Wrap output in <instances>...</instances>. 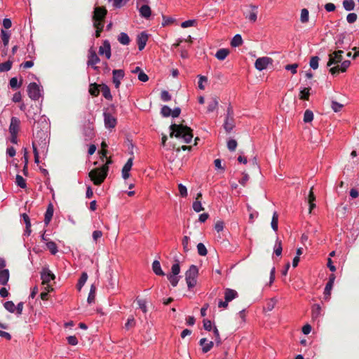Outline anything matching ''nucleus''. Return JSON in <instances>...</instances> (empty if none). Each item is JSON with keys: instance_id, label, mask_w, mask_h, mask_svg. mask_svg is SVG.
<instances>
[{"instance_id": "nucleus-1", "label": "nucleus", "mask_w": 359, "mask_h": 359, "mask_svg": "<svg viewBox=\"0 0 359 359\" xmlns=\"http://www.w3.org/2000/svg\"><path fill=\"white\" fill-rule=\"evenodd\" d=\"M344 51L341 50H334L328 55L329 60L327 67L335 66L329 69L330 73L334 76L339 72H346L351 65V61L343 60Z\"/></svg>"}, {"instance_id": "nucleus-2", "label": "nucleus", "mask_w": 359, "mask_h": 359, "mask_svg": "<svg viewBox=\"0 0 359 359\" xmlns=\"http://www.w3.org/2000/svg\"><path fill=\"white\" fill-rule=\"evenodd\" d=\"M170 137H176V138H182L183 142L186 144H189L191 142L193 139V130L187 126H184L182 123L177 124L172 123L170 126Z\"/></svg>"}, {"instance_id": "nucleus-3", "label": "nucleus", "mask_w": 359, "mask_h": 359, "mask_svg": "<svg viewBox=\"0 0 359 359\" xmlns=\"http://www.w3.org/2000/svg\"><path fill=\"white\" fill-rule=\"evenodd\" d=\"M48 123L46 116H42L37 121H34L33 125V135L35 138L42 140L45 137L47 130L48 129Z\"/></svg>"}, {"instance_id": "nucleus-4", "label": "nucleus", "mask_w": 359, "mask_h": 359, "mask_svg": "<svg viewBox=\"0 0 359 359\" xmlns=\"http://www.w3.org/2000/svg\"><path fill=\"white\" fill-rule=\"evenodd\" d=\"M109 167L107 165H103L101 168H94L88 173L90 180L95 185H100L107 176Z\"/></svg>"}, {"instance_id": "nucleus-5", "label": "nucleus", "mask_w": 359, "mask_h": 359, "mask_svg": "<svg viewBox=\"0 0 359 359\" xmlns=\"http://www.w3.org/2000/svg\"><path fill=\"white\" fill-rule=\"evenodd\" d=\"M40 274L41 279L42 280V285H46L44 287V290L48 292H53L54 289L53 285L50 284V281L55 279V276L48 268H43Z\"/></svg>"}, {"instance_id": "nucleus-6", "label": "nucleus", "mask_w": 359, "mask_h": 359, "mask_svg": "<svg viewBox=\"0 0 359 359\" xmlns=\"http://www.w3.org/2000/svg\"><path fill=\"white\" fill-rule=\"evenodd\" d=\"M198 275V269L196 265H191L185 273V280L189 290L196 286V278Z\"/></svg>"}, {"instance_id": "nucleus-7", "label": "nucleus", "mask_w": 359, "mask_h": 359, "mask_svg": "<svg viewBox=\"0 0 359 359\" xmlns=\"http://www.w3.org/2000/svg\"><path fill=\"white\" fill-rule=\"evenodd\" d=\"M27 93L32 100H38L41 97L39 86L34 82L30 83L27 87Z\"/></svg>"}, {"instance_id": "nucleus-8", "label": "nucleus", "mask_w": 359, "mask_h": 359, "mask_svg": "<svg viewBox=\"0 0 359 359\" xmlns=\"http://www.w3.org/2000/svg\"><path fill=\"white\" fill-rule=\"evenodd\" d=\"M272 58L269 57H262L256 60L255 67L257 70L262 71L266 69L269 65H272Z\"/></svg>"}, {"instance_id": "nucleus-9", "label": "nucleus", "mask_w": 359, "mask_h": 359, "mask_svg": "<svg viewBox=\"0 0 359 359\" xmlns=\"http://www.w3.org/2000/svg\"><path fill=\"white\" fill-rule=\"evenodd\" d=\"M107 11L104 7H95L93 12V22H103L107 15Z\"/></svg>"}, {"instance_id": "nucleus-10", "label": "nucleus", "mask_w": 359, "mask_h": 359, "mask_svg": "<svg viewBox=\"0 0 359 359\" xmlns=\"http://www.w3.org/2000/svg\"><path fill=\"white\" fill-rule=\"evenodd\" d=\"M113 78L112 81L116 89L119 88L121 85V81L125 76L124 71L123 69H114L112 72Z\"/></svg>"}, {"instance_id": "nucleus-11", "label": "nucleus", "mask_w": 359, "mask_h": 359, "mask_svg": "<svg viewBox=\"0 0 359 359\" xmlns=\"http://www.w3.org/2000/svg\"><path fill=\"white\" fill-rule=\"evenodd\" d=\"M100 60L99 57L97 56V53H95V51L94 50H93L92 48H90L89 50L88 60L87 62V65L88 66L93 67V68L95 70H97L98 67L95 66V65L96 64H97L98 62H100Z\"/></svg>"}, {"instance_id": "nucleus-12", "label": "nucleus", "mask_w": 359, "mask_h": 359, "mask_svg": "<svg viewBox=\"0 0 359 359\" xmlns=\"http://www.w3.org/2000/svg\"><path fill=\"white\" fill-rule=\"evenodd\" d=\"M104 126L107 128H114L116 123V118L108 112L104 113Z\"/></svg>"}, {"instance_id": "nucleus-13", "label": "nucleus", "mask_w": 359, "mask_h": 359, "mask_svg": "<svg viewBox=\"0 0 359 359\" xmlns=\"http://www.w3.org/2000/svg\"><path fill=\"white\" fill-rule=\"evenodd\" d=\"M99 54L104 55L107 59H109L111 57V45L108 40H104L103 41L102 46L99 48Z\"/></svg>"}, {"instance_id": "nucleus-14", "label": "nucleus", "mask_w": 359, "mask_h": 359, "mask_svg": "<svg viewBox=\"0 0 359 359\" xmlns=\"http://www.w3.org/2000/svg\"><path fill=\"white\" fill-rule=\"evenodd\" d=\"M20 126V120L15 116L11 118V123L9 126L10 134L18 133Z\"/></svg>"}, {"instance_id": "nucleus-15", "label": "nucleus", "mask_w": 359, "mask_h": 359, "mask_svg": "<svg viewBox=\"0 0 359 359\" xmlns=\"http://www.w3.org/2000/svg\"><path fill=\"white\" fill-rule=\"evenodd\" d=\"M147 41L148 35L146 32H142L137 35V43L138 45V48L140 50H142L144 48Z\"/></svg>"}, {"instance_id": "nucleus-16", "label": "nucleus", "mask_w": 359, "mask_h": 359, "mask_svg": "<svg viewBox=\"0 0 359 359\" xmlns=\"http://www.w3.org/2000/svg\"><path fill=\"white\" fill-rule=\"evenodd\" d=\"M335 280L334 274H331L329 277V280L327 283L324 290V297L325 299H329L330 296L331 290L332 289L334 282Z\"/></svg>"}, {"instance_id": "nucleus-17", "label": "nucleus", "mask_w": 359, "mask_h": 359, "mask_svg": "<svg viewBox=\"0 0 359 359\" xmlns=\"http://www.w3.org/2000/svg\"><path fill=\"white\" fill-rule=\"evenodd\" d=\"M133 166V158H130L122 168V177L124 180L130 177V170Z\"/></svg>"}, {"instance_id": "nucleus-18", "label": "nucleus", "mask_w": 359, "mask_h": 359, "mask_svg": "<svg viewBox=\"0 0 359 359\" xmlns=\"http://www.w3.org/2000/svg\"><path fill=\"white\" fill-rule=\"evenodd\" d=\"M238 297V292L232 289L226 288L224 290V299L229 302Z\"/></svg>"}, {"instance_id": "nucleus-19", "label": "nucleus", "mask_w": 359, "mask_h": 359, "mask_svg": "<svg viewBox=\"0 0 359 359\" xmlns=\"http://www.w3.org/2000/svg\"><path fill=\"white\" fill-rule=\"evenodd\" d=\"M199 344L202 346L203 353H205L211 350L214 344L212 341L207 343L206 338H202L199 341Z\"/></svg>"}, {"instance_id": "nucleus-20", "label": "nucleus", "mask_w": 359, "mask_h": 359, "mask_svg": "<svg viewBox=\"0 0 359 359\" xmlns=\"http://www.w3.org/2000/svg\"><path fill=\"white\" fill-rule=\"evenodd\" d=\"M53 205L52 203H50L46 209L44 217V223L46 224V225H48L50 223L53 215Z\"/></svg>"}, {"instance_id": "nucleus-21", "label": "nucleus", "mask_w": 359, "mask_h": 359, "mask_svg": "<svg viewBox=\"0 0 359 359\" xmlns=\"http://www.w3.org/2000/svg\"><path fill=\"white\" fill-rule=\"evenodd\" d=\"M83 135L86 140H90L94 137V128L92 123H88L83 129Z\"/></svg>"}, {"instance_id": "nucleus-22", "label": "nucleus", "mask_w": 359, "mask_h": 359, "mask_svg": "<svg viewBox=\"0 0 359 359\" xmlns=\"http://www.w3.org/2000/svg\"><path fill=\"white\" fill-rule=\"evenodd\" d=\"M152 270L154 273L157 276H163L165 273L161 269V264L158 260H154L152 263Z\"/></svg>"}, {"instance_id": "nucleus-23", "label": "nucleus", "mask_w": 359, "mask_h": 359, "mask_svg": "<svg viewBox=\"0 0 359 359\" xmlns=\"http://www.w3.org/2000/svg\"><path fill=\"white\" fill-rule=\"evenodd\" d=\"M10 273L8 269L0 271V285H6L9 280Z\"/></svg>"}, {"instance_id": "nucleus-24", "label": "nucleus", "mask_w": 359, "mask_h": 359, "mask_svg": "<svg viewBox=\"0 0 359 359\" xmlns=\"http://www.w3.org/2000/svg\"><path fill=\"white\" fill-rule=\"evenodd\" d=\"M100 91L102 93V95L104 97L105 99L108 100H112V95L110 92V89L106 84H102L100 85Z\"/></svg>"}, {"instance_id": "nucleus-25", "label": "nucleus", "mask_w": 359, "mask_h": 359, "mask_svg": "<svg viewBox=\"0 0 359 359\" xmlns=\"http://www.w3.org/2000/svg\"><path fill=\"white\" fill-rule=\"evenodd\" d=\"M219 104V98L217 97H213L208 103V111L212 112L215 111Z\"/></svg>"}, {"instance_id": "nucleus-26", "label": "nucleus", "mask_w": 359, "mask_h": 359, "mask_svg": "<svg viewBox=\"0 0 359 359\" xmlns=\"http://www.w3.org/2000/svg\"><path fill=\"white\" fill-rule=\"evenodd\" d=\"M100 85L96 83H91L89 86V93L94 97L98 96L100 92Z\"/></svg>"}, {"instance_id": "nucleus-27", "label": "nucleus", "mask_w": 359, "mask_h": 359, "mask_svg": "<svg viewBox=\"0 0 359 359\" xmlns=\"http://www.w3.org/2000/svg\"><path fill=\"white\" fill-rule=\"evenodd\" d=\"M229 54V50L226 48H220L219 49L216 54L215 57L219 60H224L227 55Z\"/></svg>"}, {"instance_id": "nucleus-28", "label": "nucleus", "mask_w": 359, "mask_h": 359, "mask_svg": "<svg viewBox=\"0 0 359 359\" xmlns=\"http://www.w3.org/2000/svg\"><path fill=\"white\" fill-rule=\"evenodd\" d=\"M140 13L142 17L148 18L151 14V11L148 5H143L140 8Z\"/></svg>"}, {"instance_id": "nucleus-29", "label": "nucleus", "mask_w": 359, "mask_h": 359, "mask_svg": "<svg viewBox=\"0 0 359 359\" xmlns=\"http://www.w3.org/2000/svg\"><path fill=\"white\" fill-rule=\"evenodd\" d=\"M118 41L122 45H128L130 42L129 36L125 32H121L118 36Z\"/></svg>"}, {"instance_id": "nucleus-30", "label": "nucleus", "mask_w": 359, "mask_h": 359, "mask_svg": "<svg viewBox=\"0 0 359 359\" xmlns=\"http://www.w3.org/2000/svg\"><path fill=\"white\" fill-rule=\"evenodd\" d=\"M321 312V308L319 304H314L312 307L311 311V316L313 320H317L320 316Z\"/></svg>"}, {"instance_id": "nucleus-31", "label": "nucleus", "mask_w": 359, "mask_h": 359, "mask_svg": "<svg viewBox=\"0 0 359 359\" xmlns=\"http://www.w3.org/2000/svg\"><path fill=\"white\" fill-rule=\"evenodd\" d=\"M234 127L233 118H226L224 123V128L226 133H229Z\"/></svg>"}, {"instance_id": "nucleus-32", "label": "nucleus", "mask_w": 359, "mask_h": 359, "mask_svg": "<svg viewBox=\"0 0 359 359\" xmlns=\"http://www.w3.org/2000/svg\"><path fill=\"white\" fill-rule=\"evenodd\" d=\"M88 279V275L86 272H83L81 277L79 279L78 283L76 285V287L78 290H81L82 287L86 283V280Z\"/></svg>"}, {"instance_id": "nucleus-33", "label": "nucleus", "mask_w": 359, "mask_h": 359, "mask_svg": "<svg viewBox=\"0 0 359 359\" xmlns=\"http://www.w3.org/2000/svg\"><path fill=\"white\" fill-rule=\"evenodd\" d=\"M251 7L252 8V11H250L248 15H246V18H248L251 22H255L257 20V7L255 6H252Z\"/></svg>"}, {"instance_id": "nucleus-34", "label": "nucleus", "mask_w": 359, "mask_h": 359, "mask_svg": "<svg viewBox=\"0 0 359 359\" xmlns=\"http://www.w3.org/2000/svg\"><path fill=\"white\" fill-rule=\"evenodd\" d=\"M243 43V39L240 34H236L231 41V46L233 47H238Z\"/></svg>"}, {"instance_id": "nucleus-35", "label": "nucleus", "mask_w": 359, "mask_h": 359, "mask_svg": "<svg viewBox=\"0 0 359 359\" xmlns=\"http://www.w3.org/2000/svg\"><path fill=\"white\" fill-rule=\"evenodd\" d=\"M93 26L96 28L95 37L98 38L100 36V34L103 30L104 22H93Z\"/></svg>"}, {"instance_id": "nucleus-36", "label": "nucleus", "mask_w": 359, "mask_h": 359, "mask_svg": "<svg viewBox=\"0 0 359 359\" xmlns=\"http://www.w3.org/2000/svg\"><path fill=\"white\" fill-rule=\"evenodd\" d=\"M95 292H96V287L95 285H92L90 287V292L88 294V297L87 299V302L88 304H92L95 302Z\"/></svg>"}, {"instance_id": "nucleus-37", "label": "nucleus", "mask_w": 359, "mask_h": 359, "mask_svg": "<svg viewBox=\"0 0 359 359\" xmlns=\"http://www.w3.org/2000/svg\"><path fill=\"white\" fill-rule=\"evenodd\" d=\"M278 215L276 212H274L273 214L271 225V228L275 231H276L278 230Z\"/></svg>"}, {"instance_id": "nucleus-38", "label": "nucleus", "mask_w": 359, "mask_h": 359, "mask_svg": "<svg viewBox=\"0 0 359 359\" xmlns=\"http://www.w3.org/2000/svg\"><path fill=\"white\" fill-rule=\"evenodd\" d=\"M343 6L346 11H352L354 9L355 3L353 0H344L343 1Z\"/></svg>"}, {"instance_id": "nucleus-39", "label": "nucleus", "mask_w": 359, "mask_h": 359, "mask_svg": "<svg viewBox=\"0 0 359 359\" xmlns=\"http://www.w3.org/2000/svg\"><path fill=\"white\" fill-rule=\"evenodd\" d=\"M311 88H304L303 90L300 91L299 95V99L304 100H309V91Z\"/></svg>"}, {"instance_id": "nucleus-40", "label": "nucleus", "mask_w": 359, "mask_h": 359, "mask_svg": "<svg viewBox=\"0 0 359 359\" xmlns=\"http://www.w3.org/2000/svg\"><path fill=\"white\" fill-rule=\"evenodd\" d=\"M313 119V113L310 109H306L304 114V121L305 123H309Z\"/></svg>"}, {"instance_id": "nucleus-41", "label": "nucleus", "mask_w": 359, "mask_h": 359, "mask_svg": "<svg viewBox=\"0 0 359 359\" xmlns=\"http://www.w3.org/2000/svg\"><path fill=\"white\" fill-rule=\"evenodd\" d=\"M167 278L169 280L170 284L172 287H176L178 284V282L180 280V276H175V275H170L168 274Z\"/></svg>"}, {"instance_id": "nucleus-42", "label": "nucleus", "mask_w": 359, "mask_h": 359, "mask_svg": "<svg viewBox=\"0 0 359 359\" xmlns=\"http://www.w3.org/2000/svg\"><path fill=\"white\" fill-rule=\"evenodd\" d=\"M320 60L319 57L313 56L310 59L309 65L313 69H317L318 68V62Z\"/></svg>"}, {"instance_id": "nucleus-43", "label": "nucleus", "mask_w": 359, "mask_h": 359, "mask_svg": "<svg viewBox=\"0 0 359 359\" xmlns=\"http://www.w3.org/2000/svg\"><path fill=\"white\" fill-rule=\"evenodd\" d=\"M47 248L50 250L51 254L55 255L57 252V247L55 242L53 241H48L46 243Z\"/></svg>"}, {"instance_id": "nucleus-44", "label": "nucleus", "mask_w": 359, "mask_h": 359, "mask_svg": "<svg viewBox=\"0 0 359 359\" xmlns=\"http://www.w3.org/2000/svg\"><path fill=\"white\" fill-rule=\"evenodd\" d=\"M12 67V62L11 61H7L5 62L0 63V72H8Z\"/></svg>"}, {"instance_id": "nucleus-45", "label": "nucleus", "mask_w": 359, "mask_h": 359, "mask_svg": "<svg viewBox=\"0 0 359 359\" xmlns=\"http://www.w3.org/2000/svg\"><path fill=\"white\" fill-rule=\"evenodd\" d=\"M22 219H23L25 224H26V231H27V234L29 235L31 232V230H30L31 222H30L29 217L26 213L22 214Z\"/></svg>"}, {"instance_id": "nucleus-46", "label": "nucleus", "mask_w": 359, "mask_h": 359, "mask_svg": "<svg viewBox=\"0 0 359 359\" xmlns=\"http://www.w3.org/2000/svg\"><path fill=\"white\" fill-rule=\"evenodd\" d=\"M309 11L306 8L302 9L300 21L302 23H306L309 21Z\"/></svg>"}, {"instance_id": "nucleus-47", "label": "nucleus", "mask_w": 359, "mask_h": 359, "mask_svg": "<svg viewBox=\"0 0 359 359\" xmlns=\"http://www.w3.org/2000/svg\"><path fill=\"white\" fill-rule=\"evenodd\" d=\"M1 39H2L4 46H7L8 44V42H9V39H10L9 34L6 31L1 29Z\"/></svg>"}, {"instance_id": "nucleus-48", "label": "nucleus", "mask_w": 359, "mask_h": 359, "mask_svg": "<svg viewBox=\"0 0 359 359\" xmlns=\"http://www.w3.org/2000/svg\"><path fill=\"white\" fill-rule=\"evenodd\" d=\"M22 83V80L18 83V79L16 77L11 78L10 80V82H9V85H10L11 88L13 89H16V88H20L21 86Z\"/></svg>"}, {"instance_id": "nucleus-49", "label": "nucleus", "mask_w": 359, "mask_h": 359, "mask_svg": "<svg viewBox=\"0 0 359 359\" xmlns=\"http://www.w3.org/2000/svg\"><path fill=\"white\" fill-rule=\"evenodd\" d=\"M15 182L18 187L25 189L27 186L25 179L20 175H16Z\"/></svg>"}, {"instance_id": "nucleus-50", "label": "nucleus", "mask_w": 359, "mask_h": 359, "mask_svg": "<svg viewBox=\"0 0 359 359\" xmlns=\"http://www.w3.org/2000/svg\"><path fill=\"white\" fill-rule=\"evenodd\" d=\"M176 263L174 264L171 267L170 275L177 276L180 272V266L178 260H175Z\"/></svg>"}, {"instance_id": "nucleus-51", "label": "nucleus", "mask_w": 359, "mask_h": 359, "mask_svg": "<svg viewBox=\"0 0 359 359\" xmlns=\"http://www.w3.org/2000/svg\"><path fill=\"white\" fill-rule=\"evenodd\" d=\"M4 308L9 312L13 313L15 311V306L12 301L6 302L4 304Z\"/></svg>"}, {"instance_id": "nucleus-52", "label": "nucleus", "mask_w": 359, "mask_h": 359, "mask_svg": "<svg viewBox=\"0 0 359 359\" xmlns=\"http://www.w3.org/2000/svg\"><path fill=\"white\" fill-rule=\"evenodd\" d=\"M197 250L198 255L201 256H205L208 253V250L205 246L202 243H200L197 245Z\"/></svg>"}, {"instance_id": "nucleus-53", "label": "nucleus", "mask_w": 359, "mask_h": 359, "mask_svg": "<svg viewBox=\"0 0 359 359\" xmlns=\"http://www.w3.org/2000/svg\"><path fill=\"white\" fill-rule=\"evenodd\" d=\"M171 113L172 109L168 106L164 105L161 109V114L163 117H168L171 116Z\"/></svg>"}, {"instance_id": "nucleus-54", "label": "nucleus", "mask_w": 359, "mask_h": 359, "mask_svg": "<svg viewBox=\"0 0 359 359\" xmlns=\"http://www.w3.org/2000/svg\"><path fill=\"white\" fill-rule=\"evenodd\" d=\"M282 250H283V248H282L281 241H279L278 239H277L276 240V245H275V248H274V253L277 256H280V255H281Z\"/></svg>"}, {"instance_id": "nucleus-55", "label": "nucleus", "mask_w": 359, "mask_h": 359, "mask_svg": "<svg viewBox=\"0 0 359 359\" xmlns=\"http://www.w3.org/2000/svg\"><path fill=\"white\" fill-rule=\"evenodd\" d=\"M136 322L133 316H130L128 318L126 323L125 324V327L127 330H129L135 326Z\"/></svg>"}, {"instance_id": "nucleus-56", "label": "nucleus", "mask_w": 359, "mask_h": 359, "mask_svg": "<svg viewBox=\"0 0 359 359\" xmlns=\"http://www.w3.org/2000/svg\"><path fill=\"white\" fill-rule=\"evenodd\" d=\"M237 147V142L231 139L227 142V147L228 149L231 151H234Z\"/></svg>"}, {"instance_id": "nucleus-57", "label": "nucleus", "mask_w": 359, "mask_h": 359, "mask_svg": "<svg viewBox=\"0 0 359 359\" xmlns=\"http://www.w3.org/2000/svg\"><path fill=\"white\" fill-rule=\"evenodd\" d=\"M276 305V301L273 299H270L267 303L264 309L266 311H271L273 309Z\"/></svg>"}, {"instance_id": "nucleus-58", "label": "nucleus", "mask_w": 359, "mask_h": 359, "mask_svg": "<svg viewBox=\"0 0 359 359\" xmlns=\"http://www.w3.org/2000/svg\"><path fill=\"white\" fill-rule=\"evenodd\" d=\"M344 107L342 104H340L336 101H332L331 107L334 111L338 112L341 111V108Z\"/></svg>"}, {"instance_id": "nucleus-59", "label": "nucleus", "mask_w": 359, "mask_h": 359, "mask_svg": "<svg viewBox=\"0 0 359 359\" xmlns=\"http://www.w3.org/2000/svg\"><path fill=\"white\" fill-rule=\"evenodd\" d=\"M193 209L196 212H199L203 210V208L202 206L201 201H195L193 203Z\"/></svg>"}, {"instance_id": "nucleus-60", "label": "nucleus", "mask_w": 359, "mask_h": 359, "mask_svg": "<svg viewBox=\"0 0 359 359\" xmlns=\"http://www.w3.org/2000/svg\"><path fill=\"white\" fill-rule=\"evenodd\" d=\"M189 237L187 236H184L182 239L183 249L185 252H189L190 248H189Z\"/></svg>"}, {"instance_id": "nucleus-61", "label": "nucleus", "mask_w": 359, "mask_h": 359, "mask_svg": "<svg viewBox=\"0 0 359 359\" xmlns=\"http://www.w3.org/2000/svg\"><path fill=\"white\" fill-rule=\"evenodd\" d=\"M298 66L299 65L297 63H294L291 65H287L285 68L286 70H290L292 74H295L297 73V69Z\"/></svg>"}, {"instance_id": "nucleus-62", "label": "nucleus", "mask_w": 359, "mask_h": 359, "mask_svg": "<svg viewBox=\"0 0 359 359\" xmlns=\"http://www.w3.org/2000/svg\"><path fill=\"white\" fill-rule=\"evenodd\" d=\"M161 98L164 102H168L171 100V95L167 90H163L161 93Z\"/></svg>"}, {"instance_id": "nucleus-63", "label": "nucleus", "mask_w": 359, "mask_h": 359, "mask_svg": "<svg viewBox=\"0 0 359 359\" xmlns=\"http://www.w3.org/2000/svg\"><path fill=\"white\" fill-rule=\"evenodd\" d=\"M358 16L355 13H351L348 14L346 17V20L348 23L352 24L354 23L357 20Z\"/></svg>"}, {"instance_id": "nucleus-64", "label": "nucleus", "mask_w": 359, "mask_h": 359, "mask_svg": "<svg viewBox=\"0 0 359 359\" xmlns=\"http://www.w3.org/2000/svg\"><path fill=\"white\" fill-rule=\"evenodd\" d=\"M178 189L180 194L182 197H186L187 196V189L185 186L182 184L178 185Z\"/></svg>"}]
</instances>
